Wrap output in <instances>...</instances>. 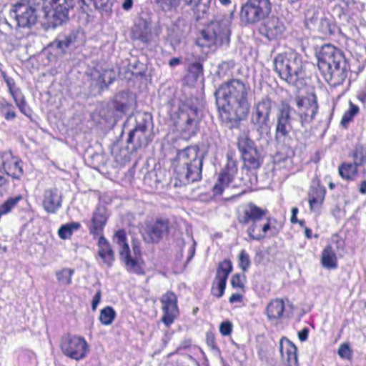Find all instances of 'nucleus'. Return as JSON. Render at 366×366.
Listing matches in <instances>:
<instances>
[{
  "instance_id": "obj_50",
  "label": "nucleus",
  "mask_w": 366,
  "mask_h": 366,
  "mask_svg": "<svg viewBox=\"0 0 366 366\" xmlns=\"http://www.w3.org/2000/svg\"><path fill=\"white\" fill-rule=\"evenodd\" d=\"M205 342L207 345L214 351H218L219 350L218 344L216 340V335L215 333L212 331H207L205 334Z\"/></svg>"
},
{
  "instance_id": "obj_33",
  "label": "nucleus",
  "mask_w": 366,
  "mask_h": 366,
  "mask_svg": "<svg viewBox=\"0 0 366 366\" xmlns=\"http://www.w3.org/2000/svg\"><path fill=\"white\" fill-rule=\"evenodd\" d=\"M198 17L207 14L210 7V0H183Z\"/></svg>"
},
{
  "instance_id": "obj_55",
  "label": "nucleus",
  "mask_w": 366,
  "mask_h": 366,
  "mask_svg": "<svg viewBox=\"0 0 366 366\" xmlns=\"http://www.w3.org/2000/svg\"><path fill=\"white\" fill-rule=\"evenodd\" d=\"M132 247L133 252L132 257H142L140 243L137 241H133Z\"/></svg>"
},
{
  "instance_id": "obj_9",
  "label": "nucleus",
  "mask_w": 366,
  "mask_h": 366,
  "mask_svg": "<svg viewBox=\"0 0 366 366\" xmlns=\"http://www.w3.org/2000/svg\"><path fill=\"white\" fill-rule=\"evenodd\" d=\"M172 223L167 217H157L145 222L142 236L149 243H159L171 231Z\"/></svg>"
},
{
  "instance_id": "obj_42",
  "label": "nucleus",
  "mask_w": 366,
  "mask_h": 366,
  "mask_svg": "<svg viewBox=\"0 0 366 366\" xmlns=\"http://www.w3.org/2000/svg\"><path fill=\"white\" fill-rule=\"evenodd\" d=\"M247 277L244 272L234 274L230 280V284L233 289L244 293L246 292Z\"/></svg>"
},
{
  "instance_id": "obj_27",
  "label": "nucleus",
  "mask_w": 366,
  "mask_h": 366,
  "mask_svg": "<svg viewBox=\"0 0 366 366\" xmlns=\"http://www.w3.org/2000/svg\"><path fill=\"white\" fill-rule=\"evenodd\" d=\"M61 197L57 189H48L45 190L42 205L44 210L49 214H54L61 207Z\"/></svg>"
},
{
  "instance_id": "obj_19",
  "label": "nucleus",
  "mask_w": 366,
  "mask_h": 366,
  "mask_svg": "<svg viewBox=\"0 0 366 366\" xmlns=\"http://www.w3.org/2000/svg\"><path fill=\"white\" fill-rule=\"evenodd\" d=\"M150 142L146 123H137L134 128L129 132L127 147L132 152H137L142 147H147Z\"/></svg>"
},
{
  "instance_id": "obj_24",
  "label": "nucleus",
  "mask_w": 366,
  "mask_h": 366,
  "mask_svg": "<svg viewBox=\"0 0 366 366\" xmlns=\"http://www.w3.org/2000/svg\"><path fill=\"white\" fill-rule=\"evenodd\" d=\"M53 7L54 26L61 25L68 19L69 11L74 7V0H49Z\"/></svg>"
},
{
  "instance_id": "obj_38",
  "label": "nucleus",
  "mask_w": 366,
  "mask_h": 366,
  "mask_svg": "<svg viewBox=\"0 0 366 366\" xmlns=\"http://www.w3.org/2000/svg\"><path fill=\"white\" fill-rule=\"evenodd\" d=\"M1 76L6 84L8 92L13 100H16L17 98L24 95L21 89L16 86L15 80L13 78L9 77L5 71H1Z\"/></svg>"
},
{
  "instance_id": "obj_6",
  "label": "nucleus",
  "mask_w": 366,
  "mask_h": 366,
  "mask_svg": "<svg viewBox=\"0 0 366 366\" xmlns=\"http://www.w3.org/2000/svg\"><path fill=\"white\" fill-rule=\"evenodd\" d=\"M114 237L117 239L116 243L120 247L119 258L124 263L126 270L131 274L144 275L145 274L144 261L142 257H132L127 242L126 231L124 229H118Z\"/></svg>"
},
{
  "instance_id": "obj_13",
  "label": "nucleus",
  "mask_w": 366,
  "mask_h": 366,
  "mask_svg": "<svg viewBox=\"0 0 366 366\" xmlns=\"http://www.w3.org/2000/svg\"><path fill=\"white\" fill-rule=\"evenodd\" d=\"M159 302L162 312L161 322L166 327H169L179 316L177 295L168 290L160 297Z\"/></svg>"
},
{
  "instance_id": "obj_26",
  "label": "nucleus",
  "mask_w": 366,
  "mask_h": 366,
  "mask_svg": "<svg viewBox=\"0 0 366 366\" xmlns=\"http://www.w3.org/2000/svg\"><path fill=\"white\" fill-rule=\"evenodd\" d=\"M280 351L284 362L294 365H299L297 357V347L285 337L280 341Z\"/></svg>"
},
{
  "instance_id": "obj_51",
  "label": "nucleus",
  "mask_w": 366,
  "mask_h": 366,
  "mask_svg": "<svg viewBox=\"0 0 366 366\" xmlns=\"http://www.w3.org/2000/svg\"><path fill=\"white\" fill-rule=\"evenodd\" d=\"M219 330L222 336H229L233 331V325L229 320H225L220 323Z\"/></svg>"
},
{
  "instance_id": "obj_52",
  "label": "nucleus",
  "mask_w": 366,
  "mask_h": 366,
  "mask_svg": "<svg viewBox=\"0 0 366 366\" xmlns=\"http://www.w3.org/2000/svg\"><path fill=\"white\" fill-rule=\"evenodd\" d=\"M189 71L195 77H199L203 74V65L200 62H193L189 66Z\"/></svg>"
},
{
  "instance_id": "obj_34",
  "label": "nucleus",
  "mask_w": 366,
  "mask_h": 366,
  "mask_svg": "<svg viewBox=\"0 0 366 366\" xmlns=\"http://www.w3.org/2000/svg\"><path fill=\"white\" fill-rule=\"evenodd\" d=\"M81 228V224L78 222H72L62 224L58 229V235L61 239H70L74 231Z\"/></svg>"
},
{
  "instance_id": "obj_53",
  "label": "nucleus",
  "mask_w": 366,
  "mask_h": 366,
  "mask_svg": "<svg viewBox=\"0 0 366 366\" xmlns=\"http://www.w3.org/2000/svg\"><path fill=\"white\" fill-rule=\"evenodd\" d=\"M9 184V179L6 172L0 167V190L4 189Z\"/></svg>"
},
{
  "instance_id": "obj_1",
  "label": "nucleus",
  "mask_w": 366,
  "mask_h": 366,
  "mask_svg": "<svg viewBox=\"0 0 366 366\" xmlns=\"http://www.w3.org/2000/svg\"><path fill=\"white\" fill-rule=\"evenodd\" d=\"M249 92V86L237 79H232L218 87L214 95L222 122L239 123L247 118L250 109Z\"/></svg>"
},
{
  "instance_id": "obj_58",
  "label": "nucleus",
  "mask_w": 366,
  "mask_h": 366,
  "mask_svg": "<svg viewBox=\"0 0 366 366\" xmlns=\"http://www.w3.org/2000/svg\"><path fill=\"white\" fill-rule=\"evenodd\" d=\"M192 345V340L191 338H185L179 344V348L180 349H188Z\"/></svg>"
},
{
  "instance_id": "obj_10",
  "label": "nucleus",
  "mask_w": 366,
  "mask_h": 366,
  "mask_svg": "<svg viewBox=\"0 0 366 366\" xmlns=\"http://www.w3.org/2000/svg\"><path fill=\"white\" fill-rule=\"evenodd\" d=\"M60 347L64 355L77 361L85 358L89 352L86 340L81 336L71 334L62 337Z\"/></svg>"
},
{
  "instance_id": "obj_41",
  "label": "nucleus",
  "mask_w": 366,
  "mask_h": 366,
  "mask_svg": "<svg viewBox=\"0 0 366 366\" xmlns=\"http://www.w3.org/2000/svg\"><path fill=\"white\" fill-rule=\"evenodd\" d=\"M237 144L241 155L245 154V152H249L257 149L254 146V142L245 134L238 137Z\"/></svg>"
},
{
  "instance_id": "obj_45",
  "label": "nucleus",
  "mask_w": 366,
  "mask_h": 366,
  "mask_svg": "<svg viewBox=\"0 0 366 366\" xmlns=\"http://www.w3.org/2000/svg\"><path fill=\"white\" fill-rule=\"evenodd\" d=\"M319 30L325 35H332L339 29L335 23L327 18H322L320 21Z\"/></svg>"
},
{
  "instance_id": "obj_22",
  "label": "nucleus",
  "mask_w": 366,
  "mask_h": 366,
  "mask_svg": "<svg viewBox=\"0 0 366 366\" xmlns=\"http://www.w3.org/2000/svg\"><path fill=\"white\" fill-rule=\"evenodd\" d=\"M1 166L9 178L20 179L24 174L22 160L11 152H3Z\"/></svg>"
},
{
  "instance_id": "obj_35",
  "label": "nucleus",
  "mask_w": 366,
  "mask_h": 366,
  "mask_svg": "<svg viewBox=\"0 0 366 366\" xmlns=\"http://www.w3.org/2000/svg\"><path fill=\"white\" fill-rule=\"evenodd\" d=\"M360 108L357 105L353 104L351 101L349 102V109H347L340 120V124L342 127L347 129L349 124L352 122L355 117L359 114Z\"/></svg>"
},
{
  "instance_id": "obj_56",
  "label": "nucleus",
  "mask_w": 366,
  "mask_h": 366,
  "mask_svg": "<svg viewBox=\"0 0 366 366\" xmlns=\"http://www.w3.org/2000/svg\"><path fill=\"white\" fill-rule=\"evenodd\" d=\"M102 297V292L100 290H98L95 295L94 296L92 301V307L93 310H96L98 304L99 303L101 300Z\"/></svg>"
},
{
  "instance_id": "obj_15",
  "label": "nucleus",
  "mask_w": 366,
  "mask_h": 366,
  "mask_svg": "<svg viewBox=\"0 0 366 366\" xmlns=\"http://www.w3.org/2000/svg\"><path fill=\"white\" fill-rule=\"evenodd\" d=\"M232 270L233 266L230 259H224L218 263L210 289V293L213 297L219 299L224 295L227 279Z\"/></svg>"
},
{
  "instance_id": "obj_23",
  "label": "nucleus",
  "mask_w": 366,
  "mask_h": 366,
  "mask_svg": "<svg viewBox=\"0 0 366 366\" xmlns=\"http://www.w3.org/2000/svg\"><path fill=\"white\" fill-rule=\"evenodd\" d=\"M108 220L107 209L103 205L97 206L91 218L90 225L88 227L89 234L94 238L104 237V229Z\"/></svg>"
},
{
  "instance_id": "obj_21",
  "label": "nucleus",
  "mask_w": 366,
  "mask_h": 366,
  "mask_svg": "<svg viewBox=\"0 0 366 366\" xmlns=\"http://www.w3.org/2000/svg\"><path fill=\"white\" fill-rule=\"evenodd\" d=\"M12 11L15 14V19L19 27L29 28L37 21L36 9L29 4L17 3L14 6Z\"/></svg>"
},
{
  "instance_id": "obj_48",
  "label": "nucleus",
  "mask_w": 366,
  "mask_h": 366,
  "mask_svg": "<svg viewBox=\"0 0 366 366\" xmlns=\"http://www.w3.org/2000/svg\"><path fill=\"white\" fill-rule=\"evenodd\" d=\"M16 106L18 107L19 111L24 114L25 116L31 118V109L27 105V102L26 101L24 95H22L16 99V100H14Z\"/></svg>"
},
{
  "instance_id": "obj_18",
  "label": "nucleus",
  "mask_w": 366,
  "mask_h": 366,
  "mask_svg": "<svg viewBox=\"0 0 366 366\" xmlns=\"http://www.w3.org/2000/svg\"><path fill=\"white\" fill-rule=\"evenodd\" d=\"M272 101L269 97L262 98L254 104L251 122L257 129L267 126L272 112Z\"/></svg>"
},
{
  "instance_id": "obj_64",
  "label": "nucleus",
  "mask_w": 366,
  "mask_h": 366,
  "mask_svg": "<svg viewBox=\"0 0 366 366\" xmlns=\"http://www.w3.org/2000/svg\"><path fill=\"white\" fill-rule=\"evenodd\" d=\"M332 242L338 245L340 242H343V240L341 239L338 234H334L332 236Z\"/></svg>"
},
{
  "instance_id": "obj_47",
  "label": "nucleus",
  "mask_w": 366,
  "mask_h": 366,
  "mask_svg": "<svg viewBox=\"0 0 366 366\" xmlns=\"http://www.w3.org/2000/svg\"><path fill=\"white\" fill-rule=\"evenodd\" d=\"M238 265L243 272H246L251 265L249 255L245 250H242L238 256Z\"/></svg>"
},
{
  "instance_id": "obj_46",
  "label": "nucleus",
  "mask_w": 366,
  "mask_h": 366,
  "mask_svg": "<svg viewBox=\"0 0 366 366\" xmlns=\"http://www.w3.org/2000/svg\"><path fill=\"white\" fill-rule=\"evenodd\" d=\"M181 0H155V3L164 12H169L176 10Z\"/></svg>"
},
{
  "instance_id": "obj_63",
  "label": "nucleus",
  "mask_w": 366,
  "mask_h": 366,
  "mask_svg": "<svg viewBox=\"0 0 366 366\" xmlns=\"http://www.w3.org/2000/svg\"><path fill=\"white\" fill-rule=\"evenodd\" d=\"M261 287L264 289V292L259 291V292L263 295H266L267 293H269L270 291V285L269 283L264 282L262 285H260Z\"/></svg>"
},
{
  "instance_id": "obj_31",
  "label": "nucleus",
  "mask_w": 366,
  "mask_h": 366,
  "mask_svg": "<svg viewBox=\"0 0 366 366\" xmlns=\"http://www.w3.org/2000/svg\"><path fill=\"white\" fill-rule=\"evenodd\" d=\"M243 160V168L247 171H256L257 170L262 164L260 154L257 149H255L251 152H245L242 155Z\"/></svg>"
},
{
  "instance_id": "obj_49",
  "label": "nucleus",
  "mask_w": 366,
  "mask_h": 366,
  "mask_svg": "<svg viewBox=\"0 0 366 366\" xmlns=\"http://www.w3.org/2000/svg\"><path fill=\"white\" fill-rule=\"evenodd\" d=\"M337 354L340 358L350 360L352 357V350L349 343L341 344L338 348Z\"/></svg>"
},
{
  "instance_id": "obj_39",
  "label": "nucleus",
  "mask_w": 366,
  "mask_h": 366,
  "mask_svg": "<svg viewBox=\"0 0 366 366\" xmlns=\"http://www.w3.org/2000/svg\"><path fill=\"white\" fill-rule=\"evenodd\" d=\"M0 114L8 122L14 120L17 116L13 104L6 99L0 102Z\"/></svg>"
},
{
  "instance_id": "obj_40",
  "label": "nucleus",
  "mask_w": 366,
  "mask_h": 366,
  "mask_svg": "<svg viewBox=\"0 0 366 366\" xmlns=\"http://www.w3.org/2000/svg\"><path fill=\"white\" fill-rule=\"evenodd\" d=\"M117 313L111 306H107L101 310L99 320L103 325H110L115 320Z\"/></svg>"
},
{
  "instance_id": "obj_62",
  "label": "nucleus",
  "mask_w": 366,
  "mask_h": 366,
  "mask_svg": "<svg viewBox=\"0 0 366 366\" xmlns=\"http://www.w3.org/2000/svg\"><path fill=\"white\" fill-rule=\"evenodd\" d=\"M359 192L362 194H366V180H362L359 185Z\"/></svg>"
},
{
  "instance_id": "obj_61",
  "label": "nucleus",
  "mask_w": 366,
  "mask_h": 366,
  "mask_svg": "<svg viewBox=\"0 0 366 366\" xmlns=\"http://www.w3.org/2000/svg\"><path fill=\"white\" fill-rule=\"evenodd\" d=\"M182 62L181 58L179 57H173L169 61V65L171 67L175 66L177 65L180 64Z\"/></svg>"
},
{
  "instance_id": "obj_29",
  "label": "nucleus",
  "mask_w": 366,
  "mask_h": 366,
  "mask_svg": "<svg viewBox=\"0 0 366 366\" xmlns=\"http://www.w3.org/2000/svg\"><path fill=\"white\" fill-rule=\"evenodd\" d=\"M285 310V303L281 298L272 299L266 306L265 315L269 321L281 319Z\"/></svg>"
},
{
  "instance_id": "obj_7",
  "label": "nucleus",
  "mask_w": 366,
  "mask_h": 366,
  "mask_svg": "<svg viewBox=\"0 0 366 366\" xmlns=\"http://www.w3.org/2000/svg\"><path fill=\"white\" fill-rule=\"evenodd\" d=\"M272 11L270 0H247L241 6L239 16L246 24L254 25L267 19Z\"/></svg>"
},
{
  "instance_id": "obj_17",
  "label": "nucleus",
  "mask_w": 366,
  "mask_h": 366,
  "mask_svg": "<svg viewBox=\"0 0 366 366\" xmlns=\"http://www.w3.org/2000/svg\"><path fill=\"white\" fill-rule=\"evenodd\" d=\"M327 194L326 188L322 185L320 179L313 178L307 192V202L310 211L312 212H320L324 204Z\"/></svg>"
},
{
  "instance_id": "obj_14",
  "label": "nucleus",
  "mask_w": 366,
  "mask_h": 366,
  "mask_svg": "<svg viewBox=\"0 0 366 366\" xmlns=\"http://www.w3.org/2000/svg\"><path fill=\"white\" fill-rule=\"evenodd\" d=\"M295 102L299 110L301 125L311 123L319 109L316 95L314 93H307L305 96L297 95Z\"/></svg>"
},
{
  "instance_id": "obj_43",
  "label": "nucleus",
  "mask_w": 366,
  "mask_h": 366,
  "mask_svg": "<svg viewBox=\"0 0 366 366\" xmlns=\"http://www.w3.org/2000/svg\"><path fill=\"white\" fill-rule=\"evenodd\" d=\"M74 37L71 35L64 36L62 39L57 38L51 43V46L56 48L61 53L65 54L66 49L73 43Z\"/></svg>"
},
{
  "instance_id": "obj_8",
  "label": "nucleus",
  "mask_w": 366,
  "mask_h": 366,
  "mask_svg": "<svg viewBox=\"0 0 366 366\" xmlns=\"http://www.w3.org/2000/svg\"><path fill=\"white\" fill-rule=\"evenodd\" d=\"M203 46H223L229 43L230 30L225 19L212 21L201 32Z\"/></svg>"
},
{
  "instance_id": "obj_37",
  "label": "nucleus",
  "mask_w": 366,
  "mask_h": 366,
  "mask_svg": "<svg viewBox=\"0 0 366 366\" xmlns=\"http://www.w3.org/2000/svg\"><path fill=\"white\" fill-rule=\"evenodd\" d=\"M22 199L23 197L21 194L9 197L0 205V218L10 213Z\"/></svg>"
},
{
  "instance_id": "obj_57",
  "label": "nucleus",
  "mask_w": 366,
  "mask_h": 366,
  "mask_svg": "<svg viewBox=\"0 0 366 366\" xmlns=\"http://www.w3.org/2000/svg\"><path fill=\"white\" fill-rule=\"evenodd\" d=\"M309 329L304 327L302 330L298 332V338L301 342H305L308 339Z\"/></svg>"
},
{
  "instance_id": "obj_11",
  "label": "nucleus",
  "mask_w": 366,
  "mask_h": 366,
  "mask_svg": "<svg viewBox=\"0 0 366 366\" xmlns=\"http://www.w3.org/2000/svg\"><path fill=\"white\" fill-rule=\"evenodd\" d=\"M317 58L320 70L349 62L344 52L331 44H323L317 54Z\"/></svg>"
},
{
  "instance_id": "obj_3",
  "label": "nucleus",
  "mask_w": 366,
  "mask_h": 366,
  "mask_svg": "<svg viewBox=\"0 0 366 366\" xmlns=\"http://www.w3.org/2000/svg\"><path fill=\"white\" fill-rule=\"evenodd\" d=\"M174 167L175 187L199 182L202 178L203 159L196 147L189 146L179 150L172 162Z\"/></svg>"
},
{
  "instance_id": "obj_59",
  "label": "nucleus",
  "mask_w": 366,
  "mask_h": 366,
  "mask_svg": "<svg viewBox=\"0 0 366 366\" xmlns=\"http://www.w3.org/2000/svg\"><path fill=\"white\" fill-rule=\"evenodd\" d=\"M114 107L117 111L122 112H124L127 108V105L125 104L117 102V101H115L114 102Z\"/></svg>"
},
{
  "instance_id": "obj_28",
  "label": "nucleus",
  "mask_w": 366,
  "mask_h": 366,
  "mask_svg": "<svg viewBox=\"0 0 366 366\" xmlns=\"http://www.w3.org/2000/svg\"><path fill=\"white\" fill-rule=\"evenodd\" d=\"M322 267L328 270L336 269L338 267V258L336 250L331 243L327 244L320 254Z\"/></svg>"
},
{
  "instance_id": "obj_4",
  "label": "nucleus",
  "mask_w": 366,
  "mask_h": 366,
  "mask_svg": "<svg viewBox=\"0 0 366 366\" xmlns=\"http://www.w3.org/2000/svg\"><path fill=\"white\" fill-rule=\"evenodd\" d=\"M274 69L290 85L298 86L305 81L303 62L296 53L278 54L274 59Z\"/></svg>"
},
{
  "instance_id": "obj_2",
  "label": "nucleus",
  "mask_w": 366,
  "mask_h": 366,
  "mask_svg": "<svg viewBox=\"0 0 366 366\" xmlns=\"http://www.w3.org/2000/svg\"><path fill=\"white\" fill-rule=\"evenodd\" d=\"M269 211L254 202L242 204L236 212L239 225L245 230L251 240L262 241L268 234L274 237L279 234L283 224L274 217H267Z\"/></svg>"
},
{
  "instance_id": "obj_60",
  "label": "nucleus",
  "mask_w": 366,
  "mask_h": 366,
  "mask_svg": "<svg viewBox=\"0 0 366 366\" xmlns=\"http://www.w3.org/2000/svg\"><path fill=\"white\" fill-rule=\"evenodd\" d=\"M133 0H124L122 4V9L125 11H129L132 8Z\"/></svg>"
},
{
  "instance_id": "obj_20",
  "label": "nucleus",
  "mask_w": 366,
  "mask_h": 366,
  "mask_svg": "<svg viewBox=\"0 0 366 366\" xmlns=\"http://www.w3.org/2000/svg\"><path fill=\"white\" fill-rule=\"evenodd\" d=\"M320 71L325 81L330 86L337 87L345 82L350 71V65L348 62Z\"/></svg>"
},
{
  "instance_id": "obj_44",
  "label": "nucleus",
  "mask_w": 366,
  "mask_h": 366,
  "mask_svg": "<svg viewBox=\"0 0 366 366\" xmlns=\"http://www.w3.org/2000/svg\"><path fill=\"white\" fill-rule=\"evenodd\" d=\"M74 274V269L70 268H63L56 272V276L58 282L61 285H69L72 282V276Z\"/></svg>"
},
{
  "instance_id": "obj_16",
  "label": "nucleus",
  "mask_w": 366,
  "mask_h": 366,
  "mask_svg": "<svg viewBox=\"0 0 366 366\" xmlns=\"http://www.w3.org/2000/svg\"><path fill=\"white\" fill-rule=\"evenodd\" d=\"M292 107L286 101H282L277 116V124L274 138L277 142H283L290 134L291 125Z\"/></svg>"
},
{
  "instance_id": "obj_54",
  "label": "nucleus",
  "mask_w": 366,
  "mask_h": 366,
  "mask_svg": "<svg viewBox=\"0 0 366 366\" xmlns=\"http://www.w3.org/2000/svg\"><path fill=\"white\" fill-rule=\"evenodd\" d=\"M242 292L232 293L229 298L230 304L241 303L243 301L244 297Z\"/></svg>"
},
{
  "instance_id": "obj_25",
  "label": "nucleus",
  "mask_w": 366,
  "mask_h": 366,
  "mask_svg": "<svg viewBox=\"0 0 366 366\" xmlns=\"http://www.w3.org/2000/svg\"><path fill=\"white\" fill-rule=\"evenodd\" d=\"M266 19L262 26V34L269 40L277 39L285 31V27L284 24L276 16Z\"/></svg>"
},
{
  "instance_id": "obj_30",
  "label": "nucleus",
  "mask_w": 366,
  "mask_h": 366,
  "mask_svg": "<svg viewBox=\"0 0 366 366\" xmlns=\"http://www.w3.org/2000/svg\"><path fill=\"white\" fill-rule=\"evenodd\" d=\"M98 255L103 263L107 267H111L115 259L114 252L109 241L104 237H100L97 242Z\"/></svg>"
},
{
  "instance_id": "obj_12",
  "label": "nucleus",
  "mask_w": 366,
  "mask_h": 366,
  "mask_svg": "<svg viewBox=\"0 0 366 366\" xmlns=\"http://www.w3.org/2000/svg\"><path fill=\"white\" fill-rule=\"evenodd\" d=\"M227 162L220 170L217 181L212 188L216 194H222L224 189L232 183L237 173V162L235 159V152L229 151L226 155Z\"/></svg>"
},
{
  "instance_id": "obj_32",
  "label": "nucleus",
  "mask_w": 366,
  "mask_h": 366,
  "mask_svg": "<svg viewBox=\"0 0 366 366\" xmlns=\"http://www.w3.org/2000/svg\"><path fill=\"white\" fill-rule=\"evenodd\" d=\"M360 166L354 162H344L338 167L340 177L346 181H353L358 175V167Z\"/></svg>"
},
{
  "instance_id": "obj_5",
  "label": "nucleus",
  "mask_w": 366,
  "mask_h": 366,
  "mask_svg": "<svg viewBox=\"0 0 366 366\" xmlns=\"http://www.w3.org/2000/svg\"><path fill=\"white\" fill-rule=\"evenodd\" d=\"M172 119L175 130L182 139L189 140L199 131L201 119L197 107L182 104Z\"/></svg>"
},
{
  "instance_id": "obj_36",
  "label": "nucleus",
  "mask_w": 366,
  "mask_h": 366,
  "mask_svg": "<svg viewBox=\"0 0 366 366\" xmlns=\"http://www.w3.org/2000/svg\"><path fill=\"white\" fill-rule=\"evenodd\" d=\"M350 156L352 157L353 162L362 166L366 164V147L358 144L355 146Z\"/></svg>"
}]
</instances>
